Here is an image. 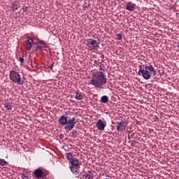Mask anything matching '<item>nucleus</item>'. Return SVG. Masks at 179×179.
Masks as SVG:
<instances>
[{
  "mask_svg": "<svg viewBox=\"0 0 179 179\" xmlns=\"http://www.w3.org/2000/svg\"><path fill=\"white\" fill-rule=\"evenodd\" d=\"M104 72H106V67L104 64H101L99 66V72L92 77L90 80L91 85L98 88L105 86L106 83H107V77L104 75Z\"/></svg>",
  "mask_w": 179,
  "mask_h": 179,
  "instance_id": "obj_1",
  "label": "nucleus"
},
{
  "mask_svg": "<svg viewBox=\"0 0 179 179\" xmlns=\"http://www.w3.org/2000/svg\"><path fill=\"white\" fill-rule=\"evenodd\" d=\"M139 76H142L145 80H149L152 76H156V69L153 65H140L138 70Z\"/></svg>",
  "mask_w": 179,
  "mask_h": 179,
  "instance_id": "obj_2",
  "label": "nucleus"
},
{
  "mask_svg": "<svg viewBox=\"0 0 179 179\" xmlns=\"http://www.w3.org/2000/svg\"><path fill=\"white\" fill-rule=\"evenodd\" d=\"M10 79L12 82L18 85H23L24 83V81L22 80L20 74L13 70L10 71Z\"/></svg>",
  "mask_w": 179,
  "mask_h": 179,
  "instance_id": "obj_3",
  "label": "nucleus"
},
{
  "mask_svg": "<svg viewBox=\"0 0 179 179\" xmlns=\"http://www.w3.org/2000/svg\"><path fill=\"white\" fill-rule=\"evenodd\" d=\"M71 166H70V170L74 174V176H79L80 174V164H79V160L74 159L71 162Z\"/></svg>",
  "mask_w": 179,
  "mask_h": 179,
  "instance_id": "obj_4",
  "label": "nucleus"
},
{
  "mask_svg": "<svg viewBox=\"0 0 179 179\" xmlns=\"http://www.w3.org/2000/svg\"><path fill=\"white\" fill-rule=\"evenodd\" d=\"M100 44V41H96L94 39L89 38L87 40V46L89 50L92 51V50H97L99 48V45Z\"/></svg>",
  "mask_w": 179,
  "mask_h": 179,
  "instance_id": "obj_5",
  "label": "nucleus"
},
{
  "mask_svg": "<svg viewBox=\"0 0 179 179\" xmlns=\"http://www.w3.org/2000/svg\"><path fill=\"white\" fill-rule=\"evenodd\" d=\"M34 177H36V178L44 179L47 177V173L44 172V170H42L41 169L38 168L34 171Z\"/></svg>",
  "mask_w": 179,
  "mask_h": 179,
  "instance_id": "obj_6",
  "label": "nucleus"
},
{
  "mask_svg": "<svg viewBox=\"0 0 179 179\" xmlns=\"http://www.w3.org/2000/svg\"><path fill=\"white\" fill-rule=\"evenodd\" d=\"M117 132H122L123 131H125L127 128V123L124 121L117 122Z\"/></svg>",
  "mask_w": 179,
  "mask_h": 179,
  "instance_id": "obj_7",
  "label": "nucleus"
},
{
  "mask_svg": "<svg viewBox=\"0 0 179 179\" xmlns=\"http://www.w3.org/2000/svg\"><path fill=\"white\" fill-rule=\"evenodd\" d=\"M96 127L99 131H104L106 127H107V123L103 122L101 119H99L96 122Z\"/></svg>",
  "mask_w": 179,
  "mask_h": 179,
  "instance_id": "obj_8",
  "label": "nucleus"
},
{
  "mask_svg": "<svg viewBox=\"0 0 179 179\" xmlns=\"http://www.w3.org/2000/svg\"><path fill=\"white\" fill-rule=\"evenodd\" d=\"M75 124H76V122H73L72 121H70L69 120H67V123L64 127V129H66V131H72V129H73V128H75Z\"/></svg>",
  "mask_w": 179,
  "mask_h": 179,
  "instance_id": "obj_9",
  "label": "nucleus"
},
{
  "mask_svg": "<svg viewBox=\"0 0 179 179\" xmlns=\"http://www.w3.org/2000/svg\"><path fill=\"white\" fill-rule=\"evenodd\" d=\"M135 6H136V3H132L131 1L129 2L127 5H126V9L127 10H129V12H132L133 10H135Z\"/></svg>",
  "mask_w": 179,
  "mask_h": 179,
  "instance_id": "obj_10",
  "label": "nucleus"
},
{
  "mask_svg": "<svg viewBox=\"0 0 179 179\" xmlns=\"http://www.w3.org/2000/svg\"><path fill=\"white\" fill-rule=\"evenodd\" d=\"M36 45L39 48H45V47H47V43L44 41H39L36 43Z\"/></svg>",
  "mask_w": 179,
  "mask_h": 179,
  "instance_id": "obj_11",
  "label": "nucleus"
},
{
  "mask_svg": "<svg viewBox=\"0 0 179 179\" xmlns=\"http://www.w3.org/2000/svg\"><path fill=\"white\" fill-rule=\"evenodd\" d=\"M3 106L4 108H6V110H7V111H9L10 110H12L13 107V103H10V102H6L3 103Z\"/></svg>",
  "mask_w": 179,
  "mask_h": 179,
  "instance_id": "obj_12",
  "label": "nucleus"
},
{
  "mask_svg": "<svg viewBox=\"0 0 179 179\" xmlns=\"http://www.w3.org/2000/svg\"><path fill=\"white\" fill-rule=\"evenodd\" d=\"M59 122L61 124V125H66L68 122V118L63 115L60 117V118L59 119Z\"/></svg>",
  "mask_w": 179,
  "mask_h": 179,
  "instance_id": "obj_13",
  "label": "nucleus"
},
{
  "mask_svg": "<svg viewBox=\"0 0 179 179\" xmlns=\"http://www.w3.org/2000/svg\"><path fill=\"white\" fill-rule=\"evenodd\" d=\"M18 8L19 7H18V4H17V1L12 2L11 10H13V12H16V10H17Z\"/></svg>",
  "mask_w": 179,
  "mask_h": 179,
  "instance_id": "obj_14",
  "label": "nucleus"
},
{
  "mask_svg": "<svg viewBox=\"0 0 179 179\" xmlns=\"http://www.w3.org/2000/svg\"><path fill=\"white\" fill-rule=\"evenodd\" d=\"M84 179H93V173L88 172L85 174L81 175Z\"/></svg>",
  "mask_w": 179,
  "mask_h": 179,
  "instance_id": "obj_15",
  "label": "nucleus"
},
{
  "mask_svg": "<svg viewBox=\"0 0 179 179\" xmlns=\"http://www.w3.org/2000/svg\"><path fill=\"white\" fill-rule=\"evenodd\" d=\"M66 157L67 160H69V162H70L75 159H73V155H72V153H71V152H67L66 154Z\"/></svg>",
  "mask_w": 179,
  "mask_h": 179,
  "instance_id": "obj_16",
  "label": "nucleus"
},
{
  "mask_svg": "<svg viewBox=\"0 0 179 179\" xmlns=\"http://www.w3.org/2000/svg\"><path fill=\"white\" fill-rule=\"evenodd\" d=\"M21 178L22 179H29V173L28 172H23L22 173H21Z\"/></svg>",
  "mask_w": 179,
  "mask_h": 179,
  "instance_id": "obj_17",
  "label": "nucleus"
},
{
  "mask_svg": "<svg viewBox=\"0 0 179 179\" xmlns=\"http://www.w3.org/2000/svg\"><path fill=\"white\" fill-rule=\"evenodd\" d=\"M83 9H89L90 8V2L86 1H85L84 5L83 6Z\"/></svg>",
  "mask_w": 179,
  "mask_h": 179,
  "instance_id": "obj_18",
  "label": "nucleus"
},
{
  "mask_svg": "<svg viewBox=\"0 0 179 179\" xmlns=\"http://www.w3.org/2000/svg\"><path fill=\"white\" fill-rule=\"evenodd\" d=\"M101 103H107L108 101V96H107L106 95L105 96H103L101 98Z\"/></svg>",
  "mask_w": 179,
  "mask_h": 179,
  "instance_id": "obj_19",
  "label": "nucleus"
},
{
  "mask_svg": "<svg viewBox=\"0 0 179 179\" xmlns=\"http://www.w3.org/2000/svg\"><path fill=\"white\" fill-rule=\"evenodd\" d=\"M76 100H83V95L80 93H77L76 94Z\"/></svg>",
  "mask_w": 179,
  "mask_h": 179,
  "instance_id": "obj_20",
  "label": "nucleus"
},
{
  "mask_svg": "<svg viewBox=\"0 0 179 179\" xmlns=\"http://www.w3.org/2000/svg\"><path fill=\"white\" fill-rule=\"evenodd\" d=\"M8 164V162L3 159L0 158V166H6Z\"/></svg>",
  "mask_w": 179,
  "mask_h": 179,
  "instance_id": "obj_21",
  "label": "nucleus"
},
{
  "mask_svg": "<svg viewBox=\"0 0 179 179\" xmlns=\"http://www.w3.org/2000/svg\"><path fill=\"white\" fill-rule=\"evenodd\" d=\"M77 136H78V131L73 130L71 132V138H76Z\"/></svg>",
  "mask_w": 179,
  "mask_h": 179,
  "instance_id": "obj_22",
  "label": "nucleus"
},
{
  "mask_svg": "<svg viewBox=\"0 0 179 179\" xmlns=\"http://www.w3.org/2000/svg\"><path fill=\"white\" fill-rule=\"evenodd\" d=\"M27 43L28 44H33V43H34V41L33 40V38H31V37L29 36L27 38Z\"/></svg>",
  "mask_w": 179,
  "mask_h": 179,
  "instance_id": "obj_23",
  "label": "nucleus"
},
{
  "mask_svg": "<svg viewBox=\"0 0 179 179\" xmlns=\"http://www.w3.org/2000/svg\"><path fill=\"white\" fill-rule=\"evenodd\" d=\"M36 52H38L39 54H41V52H43V49H41V48H38L37 47V48L36 49Z\"/></svg>",
  "mask_w": 179,
  "mask_h": 179,
  "instance_id": "obj_24",
  "label": "nucleus"
},
{
  "mask_svg": "<svg viewBox=\"0 0 179 179\" xmlns=\"http://www.w3.org/2000/svg\"><path fill=\"white\" fill-rule=\"evenodd\" d=\"M117 40H122V35H121V34H118L117 35Z\"/></svg>",
  "mask_w": 179,
  "mask_h": 179,
  "instance_id": "obj_25",
  "label": "nucleus"
},
{
  "mask_svg": "<svg viewBox=\"0 0 179 179\" xmlns=\"http://www.w3.org/2000/svg\"><path fill=\"white\" fill-rule=\"evenodd\" d=\"M27 50L28 51H30L31 50V44L28 43L27 46Z\"/></svg>",
  "mask_w": 179,
  "mask_h": 179,
  "instance_id": "obj_26",
  "label": "nucleus"
},
{
  "mask_svg": "<svg viewBox=\"0 0 179 179\" xmlns=\"http://www.w3.org/2000/svg\"><path fill=\"white\" fill-rule=\"evenodd\" d=\"M53 66H54V63H52L50 66H48V69H50V71H52Z\"/></svg>",
  "mask_w": 179,
  "mask_h": 179,
  "instance_id": "obj_27",
  "label": "nucleus"
},
{
  "mask_svg": "<svg viewBox=\"0 0 179 179\" xmlns=\"http://www.w3.org/2000/svg\"><path fill=\"white\" fill-rule=\"evenodd\" d=\"M20 60L21 61V62L23 64L24 62V59L23 57V56H20Z\"/></svg>",
  "mask_w": 179,
  "mask_h": 179,
  "instance_id": "obj_28",
  "label": "nucleus"
},
{
  "mask_svg": "<svg viewBox=\"0 0 179 179\" xmlns=\"http://www.w3.org/2000/svg\"><path fill=\"white\" fill-rule=\"evenodd\" d=\"M69 120L71 121V122H75V121H76V119L75 118V117H73Z\"/></svg>",
  "mask_w": 179,
  "mask_h": 179,
  "instance_id": "obj_29",
  "label": "nucleus"
},
{
  "mask_svg": "<svg viewBox=\"0 0 179 179\" xmlns=\"http://www.w3.org/2000/svg\"><path fill=\"white\" fill-rule=\"evenodd\" d=\"M129 143H130V144H131V146H134V142H132V141H129Z\"/></svg>",
  "mask_w": 179,
  "mask_h": 179,
  "instance_id": "obj_30",
  "label": "nucleus"
},
{
  "mask_svg": "<svg viewBox=\"0 0 179 179\" xmlns=\"http://www.w3.org/2000/svg\"><path fill=\"white\" fill-rule=\"evenodd\" d=\"M101 58H104V55H101Z\"/></svg>",
  "mask_w": 179,
  "mask_h": 179,
  "instance_id": "obj_31",
  "label": "nucleus"
},
{
  "mask_svg": "<svg viewBox=\"0 0 179 179\" xmlns=\"http://www.w3.org/2000/svg\"><path fill=\"white\" fill-rule=\"evenodd\" d=\"M108 87H109L108 86V87H106V88H107V89H108Z\"/></svg>",
  "mask_w": 179,
  "mask_h": 179,
  "instance_id": "obj_32",
  "label": "nucleus"
},
{
  "mask_svg": "<svg viewBox=\"0 0 179 179\" xmlns=\"http://www.w3.org/2000/svg\"><path fill=\"white\" fill-rule=\"evenodd\" d=\"M103 87H106V86H104Z\"/></svg>",
  "mask_w": 179,
  "mask_h": 179,
  "instance_id": "obj_33",
  "label": "nucleus"
}]
</instances>
